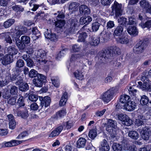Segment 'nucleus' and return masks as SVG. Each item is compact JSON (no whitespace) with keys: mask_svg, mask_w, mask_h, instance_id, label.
Masks as SVG:
<instances>
[{"mask_svg":"<svg viewBox=\"0 0 151 151\" xmlns=\"http://www.w3.org/2000/svg\"><path fill=\"white\" fill-rule=\"evenodd\" d=\"M22 72L21 70L20 69L17 68L15 70L14 73L11 76L8 72L6 74H9L10 80L9 82L11 80L12 81H16L15 84L16 85H19L23 82V79L22 77L20 75V73Z\"/></svg>","mask_w":151,"mask_h":151,"instance_id":"nucleus-1","label":"nucleus"},{"mask_svg":"<svg viewBox=\"0 0 151 151\" xmlns=\"http://www.w3.org/2000/svg\"><path fill=\"white\" fill-rule=\"evenodd\" d=\"M141 80L143 83H142L141 81L138 82L139 88L143 91H151V81L145 76H143L141 78Z\"/></svg>","mask_w":151,"mask_h":151,"instance_id":"nucleus-2","label":"nucleus"},{"mask_svg":"<svg viewBox=\"0 0 151 151\" xmlns=\"http://www.w3.org/2000/svg\"><path fill=\"white\" fill-rule=\"evenodd\" d=\"M78 25L79 22L76 19L71 20L65 32L68 35L75 33L78 30Z\"/></svg>","mask_w":151,"mask_h":151,"instance_id":"nucleus-3","label":"nucleus"},{"mask_svg":"<svg viewBox=\"0 0 151 151\" xmlns=\"http://www.w3.org/2000/svg\"><path fill=\"white\" fill-rule=\"evenodd\" d=\"M111 55V50H104L99 53L98 58V61L100 63H104L106 58H108Z\"/></svg>","mask_w":151,"mask_h":151,"instance_id":"nucleus-4","label":"nucleus"},{"mask_svg":"<svg viewBox=\"0 0 151 151\" xmlns=\"http://www.w3.org/2000/svg\"><path fill=\"white\" fill-rule=\"evenodd\" d=\"M46 53L45 51L42 50H37L35 53V55L37 59V61L40 64L43 65L46 63L47 60H46Z\"/></svg>","mask_w":151,"mask_h":151,"instance_id":"nucleus-5","label":"nucleus"},{"mask_svg":"<svg viewBox=\"0 0 151 151\" xmlns=\"http://www.w3.org/2000/svg\"><path fill=\"white\" fill-rule=\"evenodd\" d=\"M46 77L44 75L40 74H38L37 77L33 79V82L35 86L41 87L42 86L43 83L46 82Z\"/></svg>","mask_w":151,"mask_h":151,"instance_id":"nucleus-6","label":"nucleus"},{"mask_svg":"<svg viewBox=\"0 0 151 151\" xmlns=\"http://www.w3.org/2000/svg\"><path fill=\"white\" fill-rule=\"evenodd\" d=\"M146 46V41H140L133 48V52L136 54L141 53L144 51Z\"/></svg>","mask_w":151,"mask_h":151,"instance_id":"nucleus-7","label":"nucleus"},{"mask_svg":"<svg viewBox=\"0 0 151 151\" xmlns=\"http://www.w3.org/2000/svg\"><path fill=\"white\" fill-rule=\"evenodd\" d=\"M114 94L113 91L108 90L101 95L100 99L104 102L108 103L113 99Z\"/></svg>","mask_w":151,"mask_h":151,"instance_id":"nucleus-8","label":"nucleus"},{"mask_svg":"<svg viewBox=\"0 0 151 151\" xmlns=\"http://www.w3.org/2000/svg\"><path fill=\"white\" fill-rule=\"evenodd\" d=\"M130 100V97L127 95H123L121 96L119 99V101L118 102L116 105L117 108L118 109H122L124 106L125 104Z\"/></svg>","mask_w":151,"mask_h":151,"instance_id":"nucleus-9","label":"nucleus"},{"mask_svg":"<svg viewBox=\"0 0 151 151\" xmlns=\"http://www.w3.org/2000/svg\"><path fill=\"white\" fill-rule=\"evenodd\" d=\"M122 5L115 1L114 4L111 7L112 12L115 13L116 17L119 16L122 14Z\"/></svg>","mask_w":151,"mask_h":151,"instance_id":"nucleus-10","label":"nucleus"},{"mask_svg":"<svg viewBox=\"0 0 151 151\" xmlns=\"http://www.w3.org/2000/svg\"><path fill=\"white\" fill-rule=\"evenodd\" d=\"M104 126L106 127V129L108 132L111 131V128L116 129L117 127V123L116 121L112 119H108L107 123L103 124Z\"/></svg>","mask_w":151,"mask_h":151,"instance_id":"nucleus-11","label":"nucleus"},{"mask_svg":"<svg viewBox=\"0 0 151 151\" xmlns=\"http://www.w3.org/2000/svg\"><path fill=\"white\" fill-rule=\"evenodd\" d=\"M65 23V21L64 20L58 19L55 22V31L58 33L63 32Z\"/></svg>","mask_w":151,"mask_h":151,"instance_id":"nucleus-12","label":"nucleus"},{"mask_svg":"<svg viewBox=\"0 0 151 151\" xmlns=\"http://www.w3.org/2000/svg\"><path fill=\"white\" fill-rule=\"evenodd\" d=\"M14 114L18 116H21L22 118L24 119H27L29 115L28 111L26 109L24 110L20 111L18 109H14L13 110Z\"/></svg>","mask_w":151,"mask_h":151,"instance_id":"nucleus-13","label":"nucleus"},{"mask_svg":"<svg viewBox=\"0 0 151 151\" xmlns=\"http://www.w3.org/2000/svg\"><path fill=\"white\" fill-rule=\"evenodd\" d=\"M140 6L143 9L146 11L147 13L151 14V6L149 2L147 0H142L139 2Z\"/></svg>","mask_w":151,"mask_h":151,"instance_id":"nucleus-14","label":"nucleus"},{"mask_svg":"<svg viewBox=\"0 0 151 151\" xmlns=\"http://www.w3.org/2000/svg\"><path fill=\"white\" fill-rule=\"evenodd\" d=\"M118 119L122 122V123L124 125L129 126L132 123V120L129 117L125 114H121L118 116Z\"/></svg>","mask_w":151,"mask_h":151,"instance_id":"nucleus-15","label":"nucleus"},{"mask_svg":"<svg viewBox=\"0 0 151 151\" xmlns=\"http://www.w3.org/2000/svg\"><path fill=\"white\" fill-rule=\"evenodd\" d=\"M39 100L41 101L40 106L41 108L44 106V107H46L50 105L51 102V99L50 97L46 96L44 97L39 96Z\"/></svg>","mask_w":151,"mask_h":151,"instance_id":"nucleus-16","label":"nucleus"},{"mask_svg":"<svg viewBox=\"0 0 151 151\" xmlns=\"http://www.w3.org/2000/svg\"><path fill=\"white\" fill-rule=\"evenodd\" d=\"M136 106V103L133 101H131L130 100L127 104H125L123 108L128 111H132L135 109Z\"/></svg>","mask_w":151,"mask_h":151,"instance_id":"nucleus-17","label":"nucleus"},{"mask_svg":"<svg viewBox=\"0 0 151 151\" xmlns=\"http://www.w3.org/2000/svg\"><path fill=\"white\" fill-rule=\"evenodd\" d=\"M79 11L80 14L82 15H88L91 12L90 9L84 4L81 5L79 6Z\"/></svg>","mask_w":151,"mask_h":151,"instance_id":"nucleus-18","label":"nucleus"},{"mask_svg":"<svg viewBox=\"0 0 151 151\" xmlns=\"http://www.w3.org/2000/svg\"><path fill=\"white\" fill-rule=\"evenodd\" d=\"M44 35L46 38L49 39L51 41H55L58 38V36L55 33H52L48 29L45 32Z\"/></svg>","mask_w":151,"mask_h":151,"instance_id":"nucleus-19","label":"nucleus"},{"mask_svg":"<svg viewBox=\"0 0 151 151\" xmlns=\"http://www.w3.org/2000/svg\"><path fill=\"white\" fill-rule=\"evenodd\" d=\"M84 55L83 54H72L70 58L71 63L70 65L71 66L73 65V62L77 63L78 62L80 58L82 57Z\"/></svg>","mask_w":151,"mask_h":151,"instance_id":"nucleus-20","label":"nucleus"},{"mask_svg":"<svg viewBox=\"0 0 151 151\" xmlns=\"http://www.w3.org/2000/svg\"><path fill=\"white\" fill-rule=\"evenodd\" d=\"M127 30L128 33L133 36H136L138 35V30L135 26H129Z\"/></svg>","mask_w":151,"mask_h":151,"instance_id":"nucleus-21","label":"nucleus"},{"mask_svg":"<svg viewBox=\"0 0 151 151\" xmlns=\"http://www.w3.org/2000/svg\"><path fill=\"white\" fill-rule=\"evenodd\" d=\"M13 60V56L8 54L6 55L5 56H3L1 63L3 65H6L12 62Z\"/></svg>","mask_w":151,"mask_h":151,"instance_id":"nucleus-22","label":"nucleus"},{"mask_svg":"<svg viewBox=\"0 0 151 151\" xmlns=\"http://www.w3.org/2000/svg\"><path fill=\"white\" fill-rule=\"evenodd\" d=\"M10 32H9L2 33L0 34V38H5L6 42L10 44L12 43V40L10 36Z\"/></svg>","mask_w":151,"mask_h":151,"instance_id":"nucleus-23","label":"nucleus"},{"mask_svg":"<svg viewBox=\"0 0 151 151\" xmlns=\"http://www.w3.org/2000/svg\"><path fill=\"white\" fill-rule=\"evenodd\" d=\"M140 134L141 137L144 140H148L149 139L150 136L149 131L145 128L141 131Z\"/></svg>","mask_w":151,"mask_h":151,"instance_id":"nucleus-24","label":"nucleus"},{"mask_svg":"<svg viewBox=\"0 0 151 151\" xmlns=\"http://www.w3.org/2000/svg\"><path fill=\"white\" fill-rule=\"evenodd\" d=\"M6 49L8 53V55L12 56L13 55L16 54L18 52L17 49L14 46H9L6 47Z\"/></svg>","mask_w":151,"mask_h":151,"instance_id":"nucleus-25","label":"nucleus"},{"mask_svg":"<svg viewBox=\"0 0 151 151\" xmlns=\"http://www.w3.org/2000/svg\"><path fill=\"white\" fill-rule=\"evenodd\" d=\"M137 118L135 120V124L137 126L143 125L144 121L145 120V117L142 114H139L137 116Z\"/></svg>","mask_w":151,"mask_h":151,"instance_id":"nucleus-26","label":"nucleus"},{"mask_svg":"<svg viewBox=\"0 0 151 151\" xmlns=\"http://www.w3.org/2000/svg\"><path fill=\"white\" fill-rule=\"evenodd\" d=\"M110 147L105 139H104L101 142V147L100 148V151H108Z\"/></svg>","mask_w":151,"mask_h":151,"instance_id":"nucleus-27","label":"nucleus"},{"mask_svg":"<svg viewBox=\"0 0 151 151\" xmlns=\"http://www.w3.org/2000/svg\"><path fill=\"white\" fill-rule=\"evenodd\" d=\"M22 141L13 140L10 142H6L4 143L5 147H9L15 146L22 142Z\"/></svg>","mask_w":151,"mask_h":151,"instance_id":"nucleus-28","label":"nucleus"},{"mask_svg":"<svg viewBox=\"0 0 151 151\" xmlns=\"http://www.w3.org/2000/svg\"><path fill=\"white\" fill-rule=\"evenodd\" d=\"M92 20V19L89 16L85 17H82L80 20V23L81 24H87Z\"/></svg>","mask_w":151,"mask_h":151,"instance_id":"nucleus-29","label":"nucleus"},{"mask_svg":"<svg viewBox=\"0 0 151 151\" xmlns=\"http://www.w3.org/2000/svg\"><path fill=\"white\" fill-rule=\"evenodd\" d=\"M86 140L82 137L80 138L77 142V146L78 148H83L85 146Z\"/></svg>","mask_w":151,"mask_h":151,"instance_id":"nucleus-30","label":"nucleus"},{"mask_svg":"<svg viewBox=\"0 0 151 151\" xmlns=\"http://www.w3.org/2000/svg\"><path fill=\"white\" fill-rule=\"evenodd\" d=\"M63 129V127L62 126L58 127L52 132L50 135V137H53L58 135L62 130Z\"/></svg>","mask_w":151,"mask_h":151,"instance_id":"nucleus-31","label":"nucleus"},{"mask_svg":"<svg viewBox=\"0 0 151 151\" xmlns=\"http://www.w3.org/2000/svg\"><path fill=\"white\" fill-rule=\"evenodd\" d=\"M123 31V27L121 25L118 26L115 29L114 35L117 36L122 35Z\"/></svg>","mask_w":151,"mask_h":151,"instance_id":"nucleus-32","label":"nucleus"},{"mask_svg":"<svg viewBox=\"0 0 151 151\" xmlns=\"http://www.w3.org/2000/svg\"><path fill=\"white\" fill-rule=\"evenodd\" d=\"M68 97L67 93L66 92L64 93L59 102L60 106H62L65 105L67 100Z\"/></svg>","mask_w":151,"mask_h":151,"instance_id":"nucleus-33","label":"nucleus"},{"mask_svg":"<svg viewBox=\"0 0 151 151\" xmlns=\"http://www.w3.org/2000/svg\"><path fill=\"white\" fill-rule=\"evenodd\" d=\"M15 20L14 19H10L5 21L4 23V27L7 28L12 25L15 22Z\"/></svg>","mask_w":151,"mask_h":151,"instance_id":"nucleus-34","label":"nucleus"},{"mask_svg":"<svg viewBox=\"0 0 151 151\" xmlns=\"http://www.w3.org/2000/svg\"><path fill=\"white\" fill-rule=\"evenodd\" d=\"M32 32L33 34L35 35V36L32 37L34 40H36L40 37V32L39 31L36 27L33 28Z\"/></svg>","mask_w":151,"mask_h":151,"instance_id":"nucleus-35","label":"nucleus"},{"mask_svg":"<svg viewBox=\"0 0 151 151\" xmlns=\"http://www.w3.org/2000/svg\"><path fill=\"white\" fill-rule=\"evenodd\" d=\"M36 0H31L29 4L31 9L34 11L37 10L40 6L39 5L37 4Z\"/></svg>","mask_w":151,"mask_h":151,"instance_id":"nucleus-36","label":"nucleus"},{"mask_svg":"<svg viewBox=\"0 0 151 151\" xmlns=\"http://www.w3.org/2000/svg\"><path fill=\"white\" fill-rule=\"evenodd\" d=\"M78 39L77 41L78 42H84L87 37L86 34L85 32L78 33L77 34Z\"/></svg>","mask_w":151,"mask_h":151,"instance_id":"nucleus-37","label":"nucleus"},{"mask_svg":"<svg viewBox=\"0 0 151 151\" xmlns=\"http://www.w3.org/2000/svg\"><path fill=\"white\" fill-rule=\"evenodd\" d=\"M129 137L134 139H137L139 135L137 132L135 131H130L128 133Z\"/></svg>","mask_w":151,"mask_h":151,"instance_id":"nucleus-38","label":"nucleus"},{"mask_svg":"<svg viewBox=\"0 0 151 151\" xmlns=\"http://www.w3.org/2000/svg\"><path fill=\"white\" fill-rule=\"evenodd\" d=\"M149 102V99L148 97L145 95L141 96L140 100V104L142 106L147 105Z\"/></svg>","mask_w":151,"mask_h":151,"instance_id":"nucleus-39","label":"nucleus"},{"mask_svg":"<svg viewBox=\"0 0 151 151\" xmlns=\"http://www.w3.org/2000/svg\"><path fill=\"white\" fill-rule=\"evenodd\" d=\"M9 74H6L4 77V79L2 81H0V86H3L9 83L10 78Z\"/></svg>","mask_w":151,"mask_h":151,"instance_id":"nucleus-40","label":"nucleus"},{"mask_svg":"<svg viewBox=\"0 0 151 151\" xmlns=\"http://www.w3.org/2000/svg\"><path fill=\"white\" fill-rule=\"evenodd\" d=\"M106 50H111V55L113 54H116L119 55L120 54V50L119 48L116 46H114L111 47L110 48Z\"/></svg>","mask_w":151,"mask_h":151,"instance_id":"nucleus-41","label":"nucleus"},{"mask_svg":"<svg viewBox=\"0 0 151 151\" xmlns=\"http://www.w3.org/2000/svg\"><path fill=\"white\" fill-rule=\"evenodd\" d=\"M17 27L18 30L22 35L25 34L27 32V29L26 27L19 25H18Z\"/></svg>","mask_w":151,"mask_h":151,"instance_id":"nucleus-42","label":"nucleus"},{"mask_svg":"<svg viewBox=\"0 0 151 151\" xmlns=\"http://www.w3.org/2000/svg\"><path fill=\"white\" fill-rule=\"evenodd\" d=\"M74 74L75 77L79 80H82L83 79L84 74L82 71L77 70L74 73Z\"/></svg>","mask_w":151,"mask_h":151,"instance_id":"nucleus-43","label":"nucleus"},{"mask_svg":"<svg viewBox=\"0 0 151 151\" xmlns=\"http://www.w3.org/2000/svg\"><path fill=\"white\" fill-rule=\"evenodd\" d=\"M99 38L97 36L92 37L91 44L93 46H97L99 43Z\"/></svg>","mask_w":151,"mask_h":151,"instance_id":"nucleus-44","label":"nucleus"},{"mask_svg":"<svg viewBox=\"0 0 151 151\" xmlns=\"http://www.w3.org/2000/svg\"><path fill=\"white\" fill-rule=\"evenodd\" d=\"M139 25L142 28L147 27L149 29L151 27V20H148L145 23L141 22L139 24Z\"/></svg>","mask_w":151,"mask_h":151,"instance_id":"nucleus-45","label":"nucleus"},{"mask_svg":"<svg viewBox=\"0 0 151 151\" xmlns=\"http://www.w3.org/2000/svg\"><path fill=\"white\" fill-rule=\"evenodd\" d=\"M66 114V110L62 109L58 111L56 114L55 118L58 119L63 117Z\"/></svg>","mask_w":151,"mask_h":151,"instance_id":"nucleus-46","label":"nucleus"},{"mask_svg":"<svg viewBox=\"0 0 151 151\" xmlns=\"http://www.w3.org/2000/svg\"><path fill=\"white\" fill-rule=\"evenodd\" d=\"M24 62L22 59H19L18 60L16 63L15 69L16 70L17 68L20 69V68L23 67L24 65Z\"/></svg>","mask_w":151,"mask_h":151,"instance_id":"nucleus-47","label":"nucleus"},{"mask_svg":"<svg viewBox=\"0 0 151 151\" xmlns=\"http://www.w3.org/2000/svg\"><path fill=\"white\" fill-rule=\"evenodd\" d=\"M118 22L120 25H122L123 27H126L128 23L127 20V19L124 17H121L118 19Z\"/></svg>","mask_w":151,"mask_h":151,"instance_id":"nucleus-48","label":"nucleus"},{"mask_svg":"<svg viewBox=\"0 0 151 151\" xmlns=\"http://www.w3.org/2000/svg\"><path fill=\"white\" fill-rule=\"evenodd\" d=\"M19 90L22 91H25L28 90L29 88V86L27 83H22L19 85Z\"/></svg>","mask_w":151,"mask_h":151,"instance_id":"nucleus-49","label":"nucleus"},{"mask_svg":"<svg viewBox=\"0 0 151 151\" xmlns=\"http://www.w3.org/2000/svg\"><path fill=\"white\" fill-rule=\"evenodd\" d=\"M97 136V131L96 129H93L90 130L89 132V137L93 139H94Z\"/></svg>","mask_w":151,"mask_h":151,"instance_id":"nucleus-50","label":"nucleus"},{"mask_svg":"<svg viewBox=\"0 0 151 151\" xmlns=\"http://www.w3.org/2000/svg\"><path fill=\"white\" fill-rule=\"evenodd\" d=\"M40 74L38 73L34 69H31L29 72L28 73L29 76L30 78H33L35 77L36 78L38 74Z\"/></svg>","mask_w":151,"mask_h":151,"instance_id":"nucleus-51","label":"nucleus"},{"mask_svg":"<svg viewBox=\"0 0 151 151\" xmlns=\"http://www.w3.org/2000/svg\"><path fill=\"white\" fill-rule=\"evenodd\" d=\"M112 147L114 151H121L122 149V147L120 144L115 143L112 146Z\"/></svg>","mask_w":151,"mask_h":151,"instance_id":"nucleus-52","label":"nucleus"},{"mask_svg":"<svg viewBox=\"0 0 151 151\" xmlns=\"http://www.w3.org/2000/svg\"><path fill=\"white\" fill-rule=\"evenodd\" d=\"M21 41L24 44L29 43L30 42V38L27 36H22L21 37Z\"/></svg>","mask_w":151,"mask_h":151,"instance_id":"nucleus-53","label":"nucleus"},{"mask_svg":"<svg viewBox=\"0 0 151 151\" xmlns=\"http://www.w3.org/2000/svg\"><path fill=\"white\" fill-rule=\"evenodd\" d=\"M78 6V4L76 2L71 3L69 5V9L72 11H75L77 9V7Z\"/></svg>","mask_w":151,"mask_h":151,"instance_id":"nucleus-54","label":"nucleus"},{"mask_svg":"<svg viewBox=\"0 0 151 151\" xmlns=\"http://www.w3.org/2000/svg\"><path fill=\"white\" fill-rule=\"evenodd\" d=\"M135 86L134 85L132 86H130L128 90L129 94L131 96H135L137 90L134 89V87Z\"/></svg>","mask_w":151,"mask_h":151,"instance_id":"nucleus-55","label":"nucleus"},{"mask_svg":"<svg viewBox=\"0 0 151 151\" xmlns=\"http://www.w3.org/2000/svg\"><path fill=\"white\" fill-rule=\"evenodd\" d=\"M124 149L125 150L129 151H137V148L135 145H126L125 146Z\"/></svg>","mask_w":151,"mask_h":151,"instance_id":"nucleus-56","label":"nucleus"},{"mask_svg":"<svg viewBox=\"0 0 151 151\" xmlns=\"http://www.w3.org/2000/svg\"><path fill=\"white\" fill-rule=\"evenodd\" d=\"M100 36L103 38V41L106 42L109 38L110 35L109 33L103 32L101 33Z\"/></svg>","mask_w":151,"mask_h":151,"instance_id":"nucleus-57","label":"nucleus"},{"mask_svg":"<svg viewBox=\"0 0 151 151\" xmlns=\"http://www.w3.org/2000/svg\"><path fill=\"white\" fill-rule=\"evenodd\" d=\"M24 98L23 96H21L19 99L17 104L19 106L18 108L24 106L25 105Z\"/></svg>","mask_w":151,"mask_h":151,"instance_id":"nucleus-58","label":"nucleus"},{"mask_svg":"<svg viewBox=\"0 0 151 151\" xmlns=\"http://www.w3.org/2000/svg\"><path fill=\"white\" fill-rule=\"evenodd\" d=\"M118 41L121 44H127L128 43L129 40L127 37H123L119 38Z\"/></svg>","mask_w":151,"mask_h":151,"instance_id":"nucleus-59","label":"nucleus"},{"mask_svg":"<svg viewBox=\"0 0 151 151\" xmlns=\"http://www.w3.org/2000/svg\"><path fill=\"white\" fill-rule=\"evenodd\" d=\"M18 88L15 86H12L10 90V93L11 95H15L18 93Z\"/></svg>","mask_w":151,"mask_h":151,"instance_id":"nucleus-60","label":"nucleus"},{"mask_svg":"<svg viewBox=\"0 0 151 151\" xmlns=\"http://www.w3.org/2000/svg\"><path fill=\"white\" fill-rule=\"evenodd\" d=\"M16 45L19 50H23L25 47V44L22 42L21 41H17L16 43Z\"/></svg>","mask_w":151,"mask_h":151,"instance_id":"nucleus-61","label":"nucleus"},{"mask_svg":"<svg viewBox=\"0 0 151 151\" xmlns=\"http://www.w3.org/2000/svg\"><path fill=\"white\" fill-rule=\"evenodd\" d=\"M100 24L98 22H96L93 23L92 25V28L93 31L96 32L99 29Z\"/></svg>","mask_w":151,"mask_h":151,"instance_id":"nucleus-62","label":"nucleus"},{"mask_svg":"<svg viewBox=\"0 0 151 151\" xmlns=\"http://www.w3.org/2000/svg\"><path fill=\"white\" fill-rule=\"evenodd\" d=\"M10 93H9V90L7 89H4V91L2 93V95L3 97L5 99H8L10 96Z\"/></svg>","mask_w":151,"mask_h":151,"instance_id":"nucleus-63","label":"nucleus"},{"mask_svg":"<svg viewBox=\"0 0 151 151\" xmlns=\"http://www.w3.org/2000/svg\"><path fill=\"white\" fill-rule=\"evenodd\" d=\"M52 83L56 87H58L59 86V81L57 78H52L51 79Z\"/></svg>","mask_w":151,"mask_h":151,"instance_id":"nucleus-64","label":"nucleus"}]
</instances>
